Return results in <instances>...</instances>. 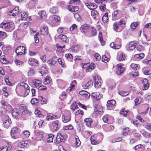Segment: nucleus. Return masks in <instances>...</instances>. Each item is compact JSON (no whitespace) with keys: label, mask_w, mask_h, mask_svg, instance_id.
<instances>
[{"label":"nucleus","mask_w":151,"mask_h":151,"mask_svg":"<svg viewBox=\"0 0 151 151\" xmlns=\"http://www.w3.org/2000/svg\"><path fill=\"white\" fill-rule=\"evenodd\" d=\"M19 92L22 96H26L29 92V88L27 84L24 83H21L20 84Z\"/></svg>","instance_id":"1"},{"label":"nucleus","mask_w":151,"mask_h":151,"mask_svg":"<svg viewBox=\"0 0 151 151\" xmlns=\"http://www.w3.org/2000/svg\"><path fill=\"white\" fill-rule=\"evenodd\" d=\"M125 22L122 20L119 22H115L113 24V29L116 32H120L122 31L125 27Z\"/></svg>","instance_id":"2"},{"label":"nucleus","mask_w":151,"mask_h":151,"mask_svg":"<svg viewBox=\"0 0 151 151\" xmlns=\"http://www.w3.org/2000/svg\"><path fill=\"white\" fill-rule=\"evenodd\" d=\"M2 28L7 32H10L13 30L15 28L14 23L8 22L6 23H2L1 24Z\"/></svg>","instance_id":"3"},{"label":"nucleus","mask_w":151,"mask_h":151,"mask_svg":"<svg viewBox=\"0 0 151 151\" xmlns=\"http://www.w3.org/2000/svg\"><path fill=\"white\" fill-rule=\"evenodd\" d=\"M18 15L19 19L24 20H26L29 23L31 22L32 20L30 19V18H29L28 17V14L25 12H20L19 13Z\"/></svg>","instance_id":"4"},{"label":"nucleus","mask_w":151,"mask_h":151,"mask_svg":"<svg viewBox=\"0 0 151 151\" xmlns=\"http://www.w3.org/2000/svg\"><path fill=\"white\" fill-rule=\"evenodd\" d=\"M20 130L17 127H13L12 128L11 132V135L12 137L14 139L18 138L19 137Z\"/></svg>","instance_id":"5"},{"label":"nucleus","mask_w":151,"mask_h":151,"mask_svg":"<svg viewBox=\"0 0 151 151\" xmlns=\"http://www.w3.org/2000/svg\"><path fill=\"white\" fill-rule=\"evenodd\" d=\"M71 113L69 111H67L62 116L63 121L65 123H67L71 120Z\"/></svg>","instance_id":"6"},{"label":"nucleus","mask_w":151,"mask_h":151,"mask_svg":"<svg viewBox=\"0 0 151 151\" xmlns=\"http://www.w3.org/2000/svg\"><path fill=\"white\" fill-rule=\"evenodd\" d=\"M60 20V17L58 16L53 15L50 17L49 21L50 24L53 25Z\"/></svg>","instance_id":"7"},{"label":"nucleus","mask_w":151,"mask_h":151,"mask_svg":"<svg viewBox=\"0 0 151 151\" xmlns=\"http://www.w3.org/2000/svg\"><path fill=\"white\" fill-rule=\"evenodd\" d=\"M94 79V85L95 87L96 88H100L101 87L102 81L101 78L97 76H96Z\"/></svg>","instance_id":"8"},{"label":"nucleus","mask_w":151,"mask_h":151,"mask_svg":"<svg viewBox=\"0 0 151 151\" xmlns=\"http://www.w3.org/2000/svg\"><path fill=\"white\" fill-rule=\"evenodd\" d=\"M25 50L26 48L24 47L20 46L16 49L15 52L17 55H21L25 53Z\"/></svg>","instance_id":"9"},{"label":"nucleus","mask_w":151,"mask_h":151,"mask_svg":"<svg viewBox=\"0 0 151 151\" xmlns=\"http://www.w3.org/2000/svg\"><path fill=\"white\" fill-rule=\"evenodd\" d=\"M90 29V28L89 26V25L87 24H84L82 25L80 29L81 32L83 34L86 33Z\"/></svg>","instance_id":"10"},{"label":"nucleus","mask_w":151,"mask_h":151,"mask_svg":"<svg viewBox=\"0 0 151 151\" xmlns=\"http://www.w3.org/2000/svg\"><path fill=\"white\" fill-rule=\"evenodd\" d=\"M19 7H16L12 11L8 12V14L10 16H15L17 15L19 13Z\"/></svg>","instance_id":"11"},{"label":"nucleus","mask_w":151,"mask_h":151,"mask_svg":"<svg viewBox=\"0 0 151 151\" xmlns=\"http://www.w3.org/2000/svg\"><path fill=\"white\" fill-rule=\"evenodd\" d=\"M117 73L118 75H120L124 72L125 69L124 67H122V64L120 63L117 65Z\"/></svg>","instance_id":"12"},{"label":"nucleus","mask_w":151,"mask_h":151,"mask_svg":"<svg viewBox=\"0 0 151 151\" xmlns=\"http://www.w3.org/2000/svg\"><path fill=\"white\" fill-rule=\"evenodd\" d=\"M52 124L53 129L56 131L58 130L60 127V123L58 120L53 122Z\"/></svg>","instance_id":"13"},{"label":"nucleus","mask_w":151,"mask_h":151,"mask_svg":"<svg viewBox=\"0 0 151 151\" xmlns=\"http://www.w3.org/2000/svg\"><path fill=\"white\" fill-rule=\"evenodd\" d=\"M40 33L42 35H46L48 34V29L46 26H42L40 28Z\"/></svg>","instance_id":"14"},{"label":"nucleus","mask_w":151,"mask_h":151,"mask_svg":"<svg viewBox=\"0 0 151 151\" xmlns=\"http://www.w3.org/2000/svg\"><path fill=\"white\" fill-rule=\"evenodd\" d=\"M65 139L63 135H62L60 133L58 134L56 138V141L59 143L61 142H63L65 141Z\"/></svg>","instance_id":"15"},{"label":"nucleus","mask_w":151,"mask_h":151,"mask_svg":"<svg viewBox=\"0 0 151 151\" xmlns=\"http://www.w3.org/2000/svg\"><path fill=\"white\" fill-rule=\"evenodd\" d=\"M86 5L90 10H93L96 9L97 6L94 3L88 2L86 3Z\"/></svg>","instance_id":"16"},{"label":"nucleus","mask_w":151,"mask_h":151,"mask_svg":"<svg viewBox=\"0 0 151 151\" xmlns=\"http://www.w3.org/2000/svg\"><path fill=\"white\" fill-rule=\"evenodd\" d=\"M12 124V122L10 119H8L5 120L3 124L4 127L8 128Z\"/></svg>","instance_id":"17"},{"label":"nucleus","mask_w":151,"mask_h":151,"mask_svg":"<svg viewBox=\"0 0 151 151\" xmlns=\"http://www.w3.org/2000/svg\"><path fill=\"white\" fill-rule=\"evenodd\" d=\"M58 60V58L57 57L54 56L50 60L47 61L48 64L50 65H54L56 63Z\"/></svg>","instance_id":"18"},{"label":"nucleus","mask_w":151,"mask_h":151,"mask_svg":"<svg viewBox=\"0 0 151 151\" xmlns=\"http://www.w3.org/2000/svg\"><path fill=\"white\" fill-rule=\"evenodd\" d=\"M20 113V110L17 108H14L12 110V116L14 118L16 117Z\"/></svg>","instance_id":"19"},{"label":"nucleus","mask_w":151,"mask_h":151,"mask_svg":"<svg viewBox=\"0 0 151 151\" xmlns=\"http://www.w3.org/2000/svg\"><path fill=\"white\" fill-rule=\"evenodd\" d=\"M58 117L57 115L51 113H49L47 114L46 119L47 120H50L57 119L58 118Z\"/></svg>","instance_id":"20"},{"label":"nucleus","mask_w":151,"mask_h":151,"mask_svg":"<svg viewBox=\"0 0 151 151\" xmlns=\"http://www.w3.org/2000/svg\"><path fill=\"white\" fill-rule=\"evenodd\" d=\"M137 44V43L136 42H131L128 44V48L130 50H133L135 48Z\"/></svg>","instance_id":"21"},{"label":"nucleus","mask_w":151,"mask_h":151,"mask_svg":"<svg viewBox=\"0 0 151 151\" xmlns=\"http://www.w3.org/2000/svg\"><path fill=\"white\" fill-rule=\"evenodd\" d=\"M126 58L127 55L126 54L121 52L119 54L118 59L119 61H121L125 60L126 59Z\"/></svg>","instance_id":"22"},{"label":"nucleus","mask_w":151,"mask_h":151,"mask_svg":"<svg viewBox=\"0 0 151 151\" xmlns=\"http://www.w3.org/2000/svg\"><path fill=\"white\" fill-rule=\"evenodd\" d=\"M91 96L93 98L97 100H99L102 97V94L99 92L93 93L91 94Z\"/></svg>","instance_id":"23"},{"label":"nucleus","mask_w":151,"mask_h":151,"mask_svg":"<svg viewBox=\"0 0 151 151\" xmlns=\"http://www.w3.org/2000/svg\"><path fill=\"white\" fill-rule=\"evenodd\" d=\"M28 63L31 65H37L38 62L37 60L34 58H30L28 61Z\"/></svg>","instance_id":"24"},{"label":"nucleus","mask_w":151,"mask_h":151,"mask_svg":"<svg viewBox=\"0 0 151 151\" xmlns=\"http://www.w3.org/2000/svg\"><path fill=\"white\" fill-rule=\"evenodd\" d=\"M142 83L143 85L142 87V89L143 90L147 89L149 87V84L147 80L146 79H144L142 80Z\"/></svg>","instance_id":"25"},{"label":"nucleus","mask_w":151,"mask_h":151,"mask_svg":"<svg viewBox=\"0 0 151 151\" xmlns=\"http://www.w3.org/2000/svg\"><path fill=\"white\" fill-rule=\"evenodd\" d=\"M38 14L40 18L45 19L47 17V15L45 11H40L39 12Z\"/></svg>","instance_id":"26"},{"label":"nucleus","mask_w":151,"mask_h":151,"mask_svg":"<svg viewBox=\"0 0 151 151\" xmlns=\"http://www.w3.org/2000/svg\"><path fill=\"white\" fill-rule=\"evenodd\" d=\"M95 66V65L93 63H91L86 68V71L87 72H90L94 68Z\"/></svg>","instance_id":"27"},{"label":"nucleus","mask_w":151,"mask_h":151,"mask_svg":"<svg viewBox=\"0 0 151 151\" xmlns=\"http://www.w3.org/2000/svg\"><path fill=\"white\" fill-rule=\"evenodd\" d=\"M116 104V101L114 100H109L107 101L106 106L107 107H111L114 106Z\"/></svg>","instance_id":"28"},{"label":"nucleus","mask_w":151,"mask_h":151,"mask_svg":"<svg viewBox=\"0 0 151 151\" xmlns=\"http://www.w3.org/2000/svg\"><path fill=\"white\" fill-rule=\"evenodd\" d=\"M91 15L93 18L95 19H97L99 17V14L98 12L96 10H93L91 11Z\"/></svg>","instance_id":"29"},{"label":"nucleus","mask_w":151,"mask_h":151,"mask_svg":"<svg viewBox=\"0 0 151 151\" xmlns=\"http://www.w3.org/2000/svg\"><path fill=\"white\" fill-rule=\"evenodd\" d=\"M33 85L34 87H37L39 86L41 83V81L39 80L34 79L32 81Z\"/></svg>","instance_id":"30"},{"label":"nucleus","mask_w":151,"mask_h":151,"mask_svg":"<svg viewBox=\"0 0 151 151\" xmlns=\"http://www.w3.org/2000/svg\"><path fill=\"white\" fill-rule=\"evenodd\" d=\"M121 40L119 38L116 39L115 43L116 45V48H120L121 47Z\"/></svg>","instance_id":"31"},{"label":"nucleus","mask_w":151,"mask_h":151,"mask_svg":"<svg viewBox=\"0 0 151 151\" xmlns=\"http://www.w3.org/2000/svg\"><path fill=\"white\" fill-rule=\"evenodd\" d=\"M93 85V82L92 81H89L85 85H83V87L84 89L88 88Z\"/></svg>","instance_id":"32"},{"label":"nucleus","mask_w":151,"mask_h":151,"mask_svg":"<svg viewBox=\"0 0 151 151\" xmlns=\"http://www.w3.org/2000/svg\"><path fill=\"white\" fill-rule=\"evenodd\" d=\"M79 93L81 95L83 96L86 98H88L90 96V94L88 92L84 90L80 91Z\"/></svg>","instance_id":"33"},{"label":"nucleus","mask_w":151,"mask_h":151,"mask_svg":"<svg viewBox=\"0 0 151 151\" xmlns=\"http://www.w3.org/2000/svg\"><path fill=\"white\" fill-rule=\"evenodd\" d=\"M91 32V35H88L87 33L86 34V36L88 37H93L95 36L96 35V29L93 27L90 28V29Z\"/></svg>","instance_id":"34"},{"label":"nucleus","mask_w":151,"mask_h":151,"mask_svg":"<svg viewBox=\"0 0 151 151\" xmlns=\"http://www.w3.org/2000/svg\"><path fill=\"white\" fill-rule=\"evenodd\" d=\"M58 38L60 39L62 41L65 42H68V40L66 36L65 35H61L58 36Z\"/></svg>","instance_id":"35"},{"label":"nucleus","mask_w":151,"mask_h":151,"mask_svg":"<svg viewBox=\"0 0 151 151\" xmlns=\"http://www.w3.org/2000/svg\"><path fill=\"white\" fill-rule=\"evenodd\" d=\"M84 121L88 127H90L92 123L91 119L90 118H86L85 119Z\"/></svg>","instance_id":"36"},{"label":"nucleus","mask_w":151,"mask_h":151,"mask_svg":"<svg viewBox=\"0 0 151 151\" xmlns=\"http://www.w3.org/2000/svg\"><path fill=\"white\" fill-rule=\"evenodd\" d=\"M19 146L21 148H24L27 147V145L24 141L20 142L19 143Z\"/></svg>","instance_id":"37"},{"label":"nucleus","mask_w":151,"mask_h":151,"mask_svg":"<svg viewBox=\"0 0 151 151\" xmlns=\"http://www.w3.org/2000/svg\"><path fill=\"white\" fill-rule=\"evenodd\" d=\"M144 55L143 53H141L139 54H135L134 55V58L136 59L141 60L144 58Z\"/></svg>","instance_id":"38"},{"label":"nucleus","mask_w":151,"mask_h":151,"mask_svg":"<svg viewBox=\"0 0 151 151\" xmlns=\"http://www.w3.org/2000/svg\"><path fill=\"white\" fill-rule=\"evenodd\" d=\"M111 117V116L109 115L108 114L105 115L103 116L102 119L105 123H107L108 122V121L109 120L110 117Z\"/></svg>","instance_id":"39"},{"label":"nucleus","mask_w":151,"mask_h":151,"mask_svg":"<svg viewBox=\"0 0 151 151\" xmlns=\"http://www.w3.org/2000/svg\"><path fill=\"white\" fill-rule=\"evenodd\" d=\"M54 137V136L53 134H49L48 135V137L47 139V142L48 143L52 142Z\"/></svg>","instance_id":"40"},{"label":"nucleus","mask_w":151,"mask_h":151,"mask_svg":"<svg viewBox=\"0 0 151 151\" xmlns=\"http://www.w3.org/2000/svg\"><path fill=\"white\" fill-rule=\"evenodd\" d=\"M2 105L7 107V108L9 109H12V106L8 103L4 101H2L1 102Z\"/></svg>","instance_id":"41"},{"label":"nucleus","mask_w":151,"mask_h":151,"mask_svg":"<svg viewBox=\"0 0 151 151\" xmlns=\"http://www.w3.org/2000/svg\"><path fill=\"white\" fill-rule=\"evenodd\" d=\"M91 143L93 145H95L98 144L96 138L94 136H92L90 138Z\"/></svg>","instance_id":"42"},{"label":"nucleus","mask_w":151,"mask_h":151,"mask_svg":"<svg viewBox=\"0 0 151 151\" xmlns=\"http://www.w3.org/2000/svg\"><path fill=\"white\" fill-rule=\"evenodd\" d=\"M99 40L101 44L102 45H103L104 44L105 42L103 41V39L102 38V33L101 32H100L99 35Z\"/></svg>","instance_id":"43"},{"label":"nucleus","mask_w":151,"mask_h":151,"mask_svg":"<svg viewBox=\"0 0 151 151\" xmlns=\"http://www.w3.org/2000/svg\"><path fill=\"white\" fill-rule=\"evenodd\" d=\"M102 21L104 23L107 22L108 20V14L107 13H105L102 18Z\"/></svg>","instance_id":"44"},{"label":"nucleus","mask_w":151,"mask_h":151,"mask_svg":"<svg viewBox=\"0 0 151 151\" xmlns=\"http://www.w3.org/2000/svg\"><path fill=\"white\" fill-rule=\"evenodd\" d=\"M51 81V78L49 76H47L45 78L44 83L45 84H47L50 83Z\"/></svg>","instance_id":"45"},{"label":"nucleus","mask_w":151,"mask_h":151,"mask_svg":"<svg viewBox=\"0 0 151 151\" xmlns=\"http://www.w3.org/2000/svg\"><path fill=\"white\" fill-rule=\"evenodd\" d=\"M131 67L134 70H137L139 68V65L134 63L132 64L131 65Z\"/></svg>","instance_id":"46"},{"label":"nucleus","mask_w":151,"mask_h":151,"mask_svg":"<svg viewBox=\"0 0 151 151\" xmlns=\"http://www.w3.org/2000/svg\"><path fill=\"white\" fill-rule=\"evenodd\" d=\"M134 137L137 138H139L140 137V134L136 132V130L134 129L133 130V134Z\"/></svg>","instance_id":"47"},{"label":"nucleus","mask_w":151,"mask_h":151,"mask_svg":"<svg viewBox=\"0 0 151 151\" xmlns=\"http://www.w3.org/2000/svg\"><path fill=\"white\" fill-rule=\"evenodd\" d=\"M142 100L141 97L137 98L134 100L135 105H137L140 103Z\"/></svg>","instance_id":"48"},{"label":"nucleus","mask_w":151,"mask_h":151,"mask_svg":"<svg viewBox=\"0 0 151 151\" xmlns=\"http://www.w3.org/2000/svg\"><path fill=\"white\" fill-rule=\"evenodd\" d=\"M78 108V106L76 103H74L72 104L70 106V109L73 111H74L75 109Z\"/></svg>","instance_id":"49"},{"label":"nucleus","mask_w":151,"mask_h":151,"mask_svg":"<svg viewBox=\"0 0 151 151\" xmlns=\"http://www.w3.org/2000/svg\"><path fill=\"white\" fill-rule=\"evenodd\" d=\"M63 128V129L65 130H68V129L72 130L73 129V127L71 124L64 126Z\"/></svg>","instance_id":"50"},{"label":"nucleus","mask_w":151,"mask_h":151,"mask_svg":"<svg viewBox=\"0 0 151 151\" xmlns=\"http://www.w3.org/2000/svg\"><path fill=\"white\" fill-rule=\"evenodd\" d=\"M139 23L137 22H133L131 25V27L132 29H136Z\"/></svg>","instance_id":"51"},{"label":"nucleus","mask_w":151,"mask_h":151,"mask_svg":"<svg viewBox=\"0 0 151 151\" xmlns=\"http://www.w3.org/2000/svg\"><path fill=\"white\" fill-rule=\"evenodd\" d=\"M14 62L17 65L20 66H21L23 63L22 62L17 59H15Z\"/></svg>","instance_id":"52"},{"label":"nucleus","mask_w":151,"mask_h":151,"mask_svg":"<svg viewBox=\"0 0 151 151\" xmlns=\"http://www.w3.org/2000/svg\"><path fill=\"white\" fill-rule=\"evenodd\" d=\"M118 12L117 11H114L112 13V19L113 20H115L116 19V16L118 14Z\"/></svg>","instance_id":"53"},{"label":"nucleus","mask_w":151,"mask_h":151,"mask_svg":"<svg viewBox=\"0 0 151 151\" xmlns=\"http://www.w3.org/2000/svg\"><path fill=\"white\" fill-rule=\"evenodd\" d=\"M35 113L37 116L39 117H41L42 116H43V115L41 114V112L38 110H36L35 111Z\"/></svg>","instance_id":"54"},{"label":"nucleus","mask_w":151,"mask_h":151,"mask_svg":"<svg viewBox=\"0 0 151 151\" xmlns=\"http://www.w3.org/2000/svg\"><path fill=\"white\" fill-rule=\"evenodd\" d=\"M102 61L104 62H107L109 60V59L105 55H103L102 56L101 59Z\"/></svg>","instance_id":"55"},{"label":"nucleus","mask_w":151,"mask_h":151,"mask_svg":"<svg viewBox=\"0 0 151 151\" xmlns=\"http://www.w3.org/2000/svg\"><path fill=\"white\" fill-rule=\"evenodd\" d=\"M58 86L61 88H63V87L64 84V83L61 80L58 79L57 80Z\"/></svg>","instance_id":"56"},{"label":"nucleus","mask_w":151,"mask_h":151,"mask_svg":"<svg viewBox=\"0 0 151 151\" xmlns=\"http://www.w3.org/2000/svg\"><path fill=\"white\" fill-rule=\"evenodd\" d=\"M56 46L57 47V50L59 52H61V50H60V49H62L64 48L65 47V45L63 46H60L58 44H56Z\"/></svg>","instance_id":"57"},{"label":"nucleus","mask_w":151,"mask_h":151,"mask_svg":"<svg viewBox=\"0 0 151 151\" xmlns=\"http://www.w3.org/2000/svg\"><path fill=\"white\" fill-rule=\"evenodd\" d=\"M6 37V33L4 32L0 31V38H4Z\"/></svg>","instance_id":"58"},{"label":"nucleus","mask_w":151,"mask_h":151,"mask_svg":"<svg viewBox=\"0 0 151 151\" xmlns=\"http://www.w3.org/2000/svg\"><path fill=\"white\" fill-rule=\"evenodd\" d=\"M78 9L79 8L78 6H72V7H71V9H69V10L72 12H76L78 11Z\"/></svg>","instance_id":"59"},{"label":"nucleus","mask_w":151,"mask_h":151,"mask_svg":"<svg viewBox=\"0 0 151 151\" xmlns=\"http://www.w3.org/2000/svg\"><path fill=\"white\" fill-rule=\"evenodd\" d=\"M27 74L28 76H33L35 74V71L33 69H30L28 71Z\"/></svg>","instance_id":"60"},{"label":"nucleus","mask_w":151,"mask_h":151,"mask_svg":"<svg viewBox=\"0 0 151 151\" xmlns=\"http://www.w3.org/2000/svg\"><path fill=\"white\" fill-rule=\"evenodd\" d=\"M130 74L134 77H137L138 76L139 73L137 72H132L130 73Z\"/></svg>","instance_id":"61"},{"label":"nucleus","mask_w":151,"mask_h":151,"mask_svg":"<svg viewBox=\"0 0 151 151\" xmlns=\"http://www.w3.org/2000/svg\"><path fill=\"white\" fill-rule=\"evenodd\" d=\"M38 100L36 98H32L30 102L32 104L34 105L37 103Z\"/></svg>","instance_id":"62"},{"label":"nucleus","mask_w":151,"mask_h":151,"mask_svg":"<svg viewBox=\"0 0 151 151\" xmlns=\"http://www.w3.org/2000/svg\"><path fill=\"white\" fill-rule=\"evenodd\" d=\"M7 150L8 147L7 146H0V151H7Z\"/></svg>","instance_id":"63"},{"label":"nucleus","mask_w":151,"mask_h":151,"mask_svg":"<svg viewBox=\"0 0 151 151\" xmlns=\"http://www.w3.org/2000/svg\"><path fill=\"white\" fill-rule=\"evenodd\" d=\"M145 127L147 129L151 130V122L146 124Z\"/></svg>","instance_id":"64"}]
</instances>
